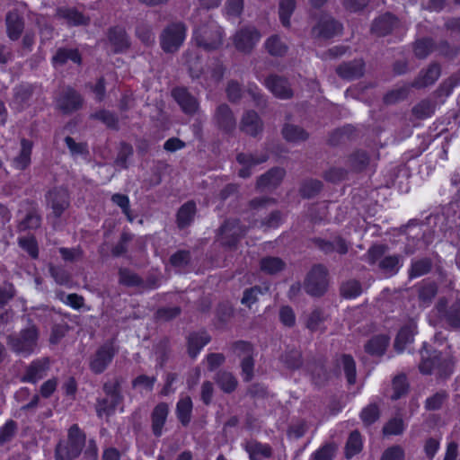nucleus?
I'll return each mask as SVG.
<instances>
[{
  "label": "nucleus",
  "mask_w": 460,
  "mask_h": 460,
  "mask_svg": "<svg viewBox=\"0 0 460 460\" xmlns=\"http://www.w3.org/2000/svg\"><path fill=\"white\" fill-rule=\"evenodd\" d=\"M86 434L77 424H73L67 431V438L60 440L55 448L56 460H75L85 447Z\"/></svg>",
  "instance_id": "f257e3e1"
},
{
  "label": "nucleus",
  "mask_w": 460,
  "mask_h": 460,
  "mask_svg": "<svg viewBox=\"0 0 460 460\" xmlns=\"http://www.w3.org/2000/svg\"><path fill=\"white\" fill-rule=\"evenodd\" d=\"M40 330L31 319H28V326L22 329L18 333L7 336V345L10 349L20 355L29 356L38 347Z\"/></svg>",
  "instance_id": "f03ea898"
},
{
  "label": "nucleus",
  "mask_w": 460,
  "mask_h": 460,
  "mask_svg": "<svg viewBox=\"0 0 460 460\" xmlns=\"http://www.w3.org/2000/svg\"><path fill=\"white\" fill-rule=\"evenodd\" d=\"M223 35L222 27L214 20H208L194 31V40L199 48L210 52L217 49L223 44Z\"/></svg>",
  "instance_id": "7ed1b4c3"
},
{
  "label": "nucleus",
  "mask_w": 460,
  "mask_h": 460,
  "mask_svg": "<svg viewBox=\"0 0 460 460\" xmlns=\"http://www.w3.org/2000/svg\"><path fill=\"white\" fill-rule=\"evenodd\" d=\"M187 32V26L182 22L168 23L159 35L160 47L164 53H176L182 46Z\"/></svg>",
  "instance_id": "20e7f679"
},
{
  "label": "nucleus",
  "mask_w": 460,
  "mask_h": 460,
  "mask_svg": "<svg viewBox=\"0 0 460 460\" xmlns=\"http://www.w3.org/2000/svg\"><path fill=\"white\" fill-rule=\"evenodd\" d=\"M328 270L323 264H314L304 280V289L311 296L321 297L328 290Z\"/></svg>",
  "instance_id": "39448f33"
},
{
  "label": "nucleus",
  "mask_w": 460,
  "mask_h": 460,
  "mask_svg": "<svg viewBox=\"0 0 460 460\" xmlns=\"http://www.w3.org/2000/svg\"><path fill=\"white\" fill-rule=\"evenodd\" d=\"M438 318L449 330L460 331V297L448 305L447 298L440 297L435 305Z\"/></svg>",
  "instance_id": "423d86ee"
},
{
  "label": "nucleus",
  "mask_w": 460,
  "mask_h": 460,
  "mask_svg": "<svg viewBox=\"0 0 460 460\" xmlns=\"http://www.w3.org/2000/svg\"><path fill=\"white\" fill-rule=\"evenodd\" d=\"M342 24L329 14H322L312 27L310 35L319 40H330L341 33Z\"/></svg>",
  "instance_id": "0eeeda50"
},
{
  "label": "nucleus",
  "mask_w": 460,
  "mask_h": 460,
  "mask_svg": "<svg viewBox=\"0 0 460 460\" xmlns=\"http://www.w3.org/2000/svg\"><path fill=\"white\" fill-rule=\"evenodd\" d=\"M117 352L118 349L113 346L112 341L105 342L103 345L100 346L93 355L90 356V370L95 375L103 373L111 363Z\"/></svg>",
  "instance_id": "6e6552de"
},
{
  "label": "nucleus",
  "mask_w": 460,
  "mask_h": 460,
  "mask_svg": "<svg viewBox=\"0 0 460 460\" xmlns=\"http://www.w3.org/2000/svg\"><path fill=\"white\" fill-rule=\"evenodd\" d=\"M172 96L184 114L188 116H194L199 112V100L190 93L188 88L184 86L174 87L172 90Z\"/></svg>",
  "instance_id": "1a4fd4ad"
},
{
  "label": "nucleus",
  "mask_w": 460,
  "mask_h": 460,
  "mask_svg": "<svg viewBox=\"0 0 460 460\" xmlns=\"http://www.w3.org/2000/svg\"><path fill=\"white\" fill-rule=\"evenodd\" d=\"M213 121L216 127L226 134H232L236 128V119L226 103H221L216 108Z\"/></svg>",
  "instance_id": "9d476101"
},
{
  "label": "nucleus",
  "mask_w": 460,
  "mask_h": 460,
  "mask_svg": "<svg viewBox=\"0 0 460 460\" xmlns=\"http://www.w3.org/2000/svg\"><path fill=\"white\" fill-rule=\"evenodd\" d=\"M47 206L52 209L56 218H59L69 207V194L64 188H54L46 194Z\"/></svg>",
  "instance_id": "9b49d317"
},
{
  "label": "nucleus",
  "mask_w": 460,
  "mask_h": 460,
  "mask_svg": "<svg viewBox=\"0 0 460 460\" xmlns=\"http://www.w3.org/2000/svg\"><path fill=\"white\" fill-rule=\"evenodd\" d=\"M261 38L260 31L254 27H244L236 31L234 44L237 50L250 53Z\"/></svg>",
  "instance_id": "f8f14e48"
},
{
  "label": "nucleus",
  "mask_w": 460,
  "mask_h": 460,
  "mask_svg": "<svg viewBox=\"0 0 460 460\" xmlns=\"http://www.w3.org/2000/svg\"><path fill=\"white\" fill-rule=\"evenodd\" d=\"M106 35L113 53H124L130 49V38L124 27L119 25L110 27Z\"/></svg>",
  "instance_id": "ddd939ff"
},
{
  "label": "nucleus",
  "mask_w": 460,
  "mask_h": 460,
  "mask_svg": "<svg viewBox=\"0 0 460 460\" xmlns=\"http://www.w3.org/2000/svg\"><path fill=\"white\" fill-rule=\"evenodd\" d=\"M399 24V19L394 13L386 12L373 21L370 31L377 37H385L398 28Z\"/></svg>",
  "instance_id": "4468645a"
},
{
  "label": "nucleus",
  "mask_w": 460,
  "mask_h": 460,
  "mask_svg": "<svg viewBox=\"0 0 460 460\" xmlns=\"http://www.w3.org/2000/svg\"><path fill=\"white\" fill-rule=\"evenodd\" d=\"M286 171L280 167H273L261 175L256 182V189L261 191H271L282 182Z\"/></svg>",
  "instance_id": "2eb2a0df"
},
{
  "label": "nucleus",
  "mask_w": 460,
  "mask_h": 460,
  "mask_svg": "<svg viewBox=\"0 0 460 460\" xmlns=\"http://www.w3.org/2000/svg\"><path fill=\"white\" fill-rule=\"evenodd\" d=\"M313 243L319 248L323 253L330 254L332 252H338L344 255L349 252V244L341 235H336L332 240H325L320 237L312 239Z\"/></svg>",
  "instance_id": "dca6fc26"
},
{
  "label": "nucleus",
  "mask_w": 460,
  "mask_h": 460,
  "mask_svg": "<svg viewBox=\"0 0 460 460\" xmlns=\"http://www.w3.org/2000/svg\"><path fill=\"white\" fill-rule=\"evenodd\" d=\"M240 130L250 137H256L263 131V121L256 111H246L241 118Z\"/></svg>",
  "instance_id": "f3484780"
},
{
  "label": "nucleus",
  "mask_w": 460,
  "mask_h": 460,
  "mask_svg": "<svg viewBox=\"0 0 460 460\" xmlns=\"http://www.w3.org/2000/svg\"><path fill=\"white\" fill-rule=\"evenodd\" d=\"M55 17L66 21L69 26H86L90 23V17L84 15L75 7H58Z\"/></svg>",
  "instance_id": "a211bd4d"
},
{
  "label": "nucleus",
  "mask_w": 460,
  "mask_h": 460,
  "mask_svg": "<svg viewBox=\"0 0 460 460\" xmlns=\"http://www.w3.org/2000/svg\"><path fill=\"white\" fill-rule=\"evenodd\" d=\"M335 72L344 80H355L364 75L365 62L361 58L342 62L336 67Z\"/></svg>",
  "instance_id": "6ab92c4d"
},
{
  "label": "nucleus",
  "mask_w": 460,
  "mask_h": 460,
  "mask_svg": "<svg viewBox=\"0 0 460 460\" xmlns=\"http://www.w3.org/2000/svg\"><path fill=\"white\" fill-rule=\"evenodd\" d=\"M269 90L279 99H290L293 97V91L288 81L278 75H270L265 80Z\"/></svg>",
  "instance_id": "aec40b11"
},
{
  "label": "nucleus",
  "mask_w": 460,
  "mask_h": 460,
  "mask_svg": "<svg viewBox=\"0 0 460 460\" xmlns=\"http://www.w3.org/2000/svg\"><path fill=\"white\" fill-rule=\"evenodd\" d=\"M441 66L437 62H432L427 69H422L419 75L412 81L411 86L416 89H421L433 84L440 76Z\"/></svg>",
  "instance_id": "412c9836"
},
{
  "label": "nucleus",
  "mask_w": 460,
  "mask_h": 460,
  "mask_svg": "<svg viewBox=\"0 0 460 460\" xmlns=\"http://www.w3.org/2000/svg\"><path fill=\"white\" fill-rule=\"evenodd\" d=\"M417 333V323L414 320L410 319L398 332L394 348L396 351L402 352L407 344L413 341L414 336Z\"/></svg>",
  "instance_id": "4be33fe9"
},
{
  "label": "nucleus",
  "mask_w": 460,
  "mask_h": 460,
  "mask_svg": "<svg viewBox=\"0 0 460 460\" xmlns=\"http://www.w3.org/2000/svg\"><path fill=\"white\" fill-rule=\"evenodd\" d=\"M6 32L11 40H17L24 30V19L17 10L9 11L5 16Z\"/></svg>",
  "instance_id": "5701e85b"
},
{
  "label": "nucleus",
  "mask_w": 460,
  "mask_h": 460,
  "mask_svg": "<svg viewBox=\"0 0 460 460\" xmlns=\"http://www.w3.org/2000/svg\"><path fill=\"white\" fill-rule=\"evenodd\" d=\"M83 99L74 89H66L58 101V108L64 113H71L81 108Z\"/></svg>",
  "instance_id": "b1692460"
},
{
  "label": "nucleus",
  "mask_w": 460,
  "mask_h": 460,
  "mask_svg": "<svg viewBox=\"0 0 460 460\" xmlns=\"http://www.w3.org/2000/svg\"><path fill=\"white\" fill-rule=\"evenodd\" d=\"M268 159V156L263 155L261 156H256L252 154L247 153H239L236 155V161L243 166L238 171V175L241 178H249L252 175V169L261 164L264 162H266Z\"/></svg>",
  "instance_id": "393cba45"
},
{
  "label": "nucleus",
  "mask_w": 460,
  "mask_h": 460,
  "mask_svg": "<svg viewBox=\"0 0 460 460\" xmlns=\"http://www.w3.org/2000/svg\"><path fill=\"white\" fill-rule=\"evenodd\" d=\"M49 368V359L42 358L32 361L25 369L23 376L21 377L22 382L35 384L42 379Z\"/></svg>",
  "instance_id": "a878e982"
},
{
  "label": "nucleus",
  "mask_w": 460,
  "mask_h": 460,
  "mask_svg": "<svg viewBox=\"0 0 460 460\" xmlns=\"http://www.w3.org/2000/svg\"><path fill=\"white\" fill-rule=\"evenodd\" d=\"M168 412V404L166 402H160L154 408L151 413L152 432L156 438L162 436Z\"/></svg>",
  "instance_id": "bb28decb"
},
{
  "label": "nucleus",
  "mask_w": 460,
  "mask_h": 460,
  "mask_svg": "<svg viewBox=\"0 0 460 460\" xmlns=\"http://www.w3.org/2000/svg\"><path fill=\"white\" fill-rule=\"evenodd\" d=\"M377 266L385 277H393L399 272L402 266V256L400 254L386 255L379 261Z\"/></svg>",
  "instance_id": "cd10ccee"
},
{
  "label": "nucleus",
  "mask_w": 460,
  "mask_h": 460,
  "mask_svg": "<svg viewBox=\"0 0 460 460\" xmlns=\"http://www.w3.org/2000/svg\"><path fill=\"white\" fill-rule=\"evenodd\" d=\"M433 269V261L429 257L415 258L411 261L408 270L409 279H413L431 272Z\"/></svg>",
  "instance_id": "c85d7f7f"
},
{
  "label": "nucleus",
  "mask_w": 460,
  "mask_h": 460,
  "mask_svg": "<svg viewBox=\"0 0 460 460\" xmlns=\"http://www.w3.org/2000/svg\"><path fill=\"white\" fill-rule=\"evenodd\" d=\"M440 355L441 353L437 350L429 351L427 345L424 344L420 349L421 360L419 364L420 373L424 375L431 374L432 370L436 368L437 363L439 361Z\"/></svg>",
  "instance_id": "c756f323"
},
{
  "label": "nucleus",
  "mask_w": 460,
  "mask_h": 460,
  "mask_svg": "<svg viewBox=\"0 0 460 460\" xmlns=\"http://www.w3.org/2000/svg\"><path fill=\"white\" fill-rule=\"evenodd\" d=\"M210 339L206 332L190 333L187 338L189 356L192 358H196L200 349L210 341Z\"/></svg>",
  "instance_id": "7c9ffc66"
},
{
  "label": "nucleus",
  "mask_w": 460,
  "mask_h": 460,
  "mask_svg": "<svg viewBox=\"0 0 460 460\" xmlns=\"http://www.w3.org/2000/svg\"><path fill=\"white\" fill-rule=\"evenodd\" d=\"M68 60L75 64H82V56L77 49L59 48L52 57L54 66H64Z\"/></svg>",
  "instance_id": "2f4dec72"
},
{
  "label": "nucleus",
  "mask_w": 460,
  "mask_h": 460,
  "mask_svg": "<svg viewBox=\"0 0 460 460\" xmlns=\"http://www.w3.org/2000/svg\"><path fill=\"white\" fill-rule=\"evenodd\" d=\"M197 211L196 203L193 200L187 201L178 210L176 223L180 229L189 226L194 219Z\"/></svg>",
  "instance_id": "473e14b6"
},
{
  "label": "nucleus",
  "mask_w": 460,
  "mask_h": 460,
  "mask_svg": "<svg viewBox=\"0 0 460 460\" xmlns=\"http://www.w3.org/2000/svg\"><path fill=\"white\" fill-rule=\"evenodd\" d=\"M214 381L226 394H232L238 385V380L233 373L226 370H219L214 376Z\"/></svg>",
  "instance_id": "72a5a7b5"
},
{
  "label": "nucleus",
  "mask_w": 460,
  "mask_h": 460,
  "mask_svg": "<svg viewBox=\"0 0 460 460\" xmlns=\"http://www.w3.org/2000/svg\"><path fill=\"white\" fill-rule=\"evenodd\" d=\"M245 450L249 454L250 460H262L272 456V448L268 444L252 440L245 444Z\"/></svg>",
  "instance_id": "f704fd0d"
},
{
  "label": "nucleus",
  "mask_w": 460,
  "mask_h": 460,
  "mask_svg": "<svg viewBox=\"0 0 460 460\" xmlns=\"http://www.w3.org/2000/svg\"><path fill=\"white\" fill-rule=\"evenodd\" d=\"M389 340L387 335H376L365 344V350L371 356L380 357L385 354L389 345Z\"/></svg>",
  "instance_id": "c9c22d12"
},
{
  "label": "nucleus",
  "mask_w": 460,
  "mask_h": 460,
  "mask_svg": "<svg viewBox=\"0 0 460 460\" xmlns=\"http://www.w3.org/2000/svg\"><path fill=\"white\" fill-rule=\"evenodd\" d=\"M286 268L285 261L279 257L266 256L260 261V270L268 275H276Z\"/></svg>",
  "instance_id": "e433bc0d"
},
{
  "label": "nucleus",
  "mask_w": 460,
  "mask_h": 460,
  "mask_svg": "<svg viewBox=\"0 0 460 460\" xmlns=\"http://www.w3.org/2000/svg\"><path fill=\"white\" fill-rule=\"evenodd\" d=\"M283 137L288 142L305 141L309 137V134L301 127L294 124H285L281 130Z\"/></svg>",
  "instance_id": "4c0bfd02"
},
{
  "label": "nucleus",
  "mask_w": 460,
  "mask_h": 460,
  "mask_svg": "<svg viewBox=\"0 0 460 460\" xmlns=\"http://www.w3.org/2000/svg\"><path fill=\"white\" fill-rule=\"evenodd\" d=\"M192 401L190 396L182 397L176 405V415L183 427H187L191 420Z\"/></svg>",
  "instance_id": "58836bf2"
},
{
  "label": "nucleus",
  "mask_w": 460,
  "mask_h": 460,
  "mask_svg": "<svg viewBox=\"0 0 460 460\" xmlns=\"http://www.w3.org/2000/svg\"><path fill=\"white\" fill-rule=\"evenodd\" d=\"M31 149L32 142L22 138L20 154L13 159V164L18 170H24L31 164Z\"/></svg>",
  "instance_id": "ea45409f"
},
{
  "label": "nucleus",
  "mask_w": 460,
  "mask_h": 460,
  "mask_svg": "<svg viewBox=\"0 0 460 460\" xmlns=\"http://www.w3.org/2000/svg\"><path fill=\"white\" fill-rule=\"evenodd\" d=\"M339 291L343 298H355L362 293V285L359 280L349 279L341 282Z\"/></svg>",
  "instance_id": "a19ab883"
},
{
  "label": "nucleus",
  "mask_w": 460,
  "mask_h": 460,
  "mask_svg": "<svg viewBox=\"0 0 460 460\" xmlns=\"http://www.w3.org/2000/svg\"><path fill=\"white\" fill-rule=\"evenodd\" d=\"M435 42L429 37L416 40L413 43V52L416 58L420 59L426 58L434 49Z\"/></svg>",
  "instance_id": "79ce46f5"
},
{
  "label": "nucleus",
  "mask_w": 460,
  "mask_h": 460,
  "mask_svg": "<svg viewBox=\"0 0 460 460\" xmlns=\"http://www.w3.org/2000/svg\"><path fill=\"white\" fill-rule=\"evenodd\" d=\"M265 49L270 56L283 57L288 51V46L281 40L279 35H271L265 41Z\"/></svg>",
  "instance_id": "37998d69"
},
{
  "label": "nucleus",
  "mask_w": 460,
  "mask_h": 460,
  "mask_svg": "<svg viewBox=\"0 0 460 460\" xmlns=\"http://www.w3.org/2000/svg\"><path fill=\"white\" fill-rule=\"evenodd\" d=\"M369 164V156L363 150H357L348 158V164L354 172H361L367 168Z\"/></svg>",
  "instance_id": "c03bdc74"
},
{
  "label": "nucleus",
  "mask_w": 460,
  "mask_h": 460,
  "mask_svg": "<svg viewBox=\"0 0 460 460\" xmlns=\"http://www.w3.org/2000/svg\"><path fill=\"white\" fill-rule=\"evenodd\" d=\"M122 402V400H119L112 397H105L102 399H98L95 410L98 417H102V415L110 416L111 415L116 407Z\"/></svg>",
  "instance_id": "a18cd8bd"
},
{
  "label": "nucleus",
  "mask_w": 460,
  "mask_h": 460,
  "mask_svg": "<svg viewBox=\"0 0 460 460\" xmlns=\"http://www.w3.org/2000/svg\"><path fill=\"white\" fill-rule=\"evenodd\" d=\"M280 360L291 370L298 369L303 365L302 353L296 349L286 350L284 354L281 355Z\"/></svg>",
  "instance_id": "49530a36"
},
{
  "label": "nucleus",
  "mask_w": 460,
  "mask_h": 460,
  "mask_svg": "<svg viewBox=\"0 0 460 460\" xmlns=\"http://www.w3.org/2000/svg\"><path fill=\"white\" fill-rule=\"evenodd\" d=\"M218 231L220 234H228L243 237L246 234V227L241 224L239 219L229 218L224 222Z\"/></svg>",
  "instance_id": "de8ad7c7"
},
{
  "label": "nucleus",
  "mask_w": 460,
  "mask_h": 460,
  "mask_svg": "<svg viewBox=\"0 0 460 460\" xmlns=\"http://www.w3.org/2000/svg\"><path fill=\"white\" fill-rule=\"evenodd\" d=\"M136 37L146 47L153 46L155 43V33L150 24L139 22L135 30Z\"/></svg>",
  "instance_id": "09e8293b"
},
{
  "label": "nucleus",
  "mask_w": 460,
  "mask_h": 460,
  "mask_svg": "<svg viewBox=\"0 0 460 460\" xmlns=\"http://www.w3.org/2000/svg\"><path fill=\"white\" fill-rule=\"evenodd\" d=\"M340 364L345 373L347 381L349 385H354L357 380L356 363L352 356L342 354L340 358Z\"/></svg>",
  "instance_id": "8fccbe9b"
},
{
  "label": "nucleus",
  "mask_w": 460,
  "mask_h": 460,
  "mask_svg": "<svg viewBox=\"0 0 460 460\" xmlns=\"http://www.w3.org/2000/svg\"><path fill=\"white\" fill-rule=\"evenodd\" d=\"M353 134L354 128L350 125H347L343 128H337L331 132L328 138V143L331 146H337L350 139Z\"/></svg>",
  "instance_id": "3c124183"
},
{
  "label": "nucleus",
  "mask_w": 460,
  "mask_h": 460,
  "mask_svg": "<svg viewBox=\"0 0 460 460\" xmlns=\"http://www.w3.org/2000/svg\"><path fill=\"white\" fill-rule=\"evenodd\" d=\"M362 438L358 430H353L347 440L345 455L347 458L358 454L362 449Z\"/></svg>",
  "instance_id": "603ef678"
},
{
  "label": "nucleus",
  "mask_w": 460,
  "mask_h": 460,
  "mask_svg": "<svg viewBox=\"0 0 460 460\" xmlns=\"http://www.w3.org/2000/svg\"><path fill=\"white\" fill-rule=\"evenodd\" d=\"M323 183L319 180H305L299 189V193L304 199H311L316 196L322 190Z\"/></svg>",
  "instance_id": "864d4df0"
},
{
  "label": "nucleus",
  "mask_w": 460,
  "mask_h": 460,
  "mask_svg": "<svg viewBox=\"0 0 460 460\" xmlns=\"http://www.w3.org/2000/svg\"><path fill=\"white\" fill-rule=\"evenodd\" d=\"M296 8V0H281L279 4V20L284 27H290V17Z\"/></svg>",
  "instance_id": "5fc2aeb1"
},
{
  "label": "nucleus",
  "mask_w": 460,
  "mask_h": 460,
  "mask_svg": "<svg viewBox=\"0 0 460 460\" xmlns=\"http://www.w3.org/2000/svg\"><path fill=\"white\" fill-rule=\"evenodd\" d=\"M269 291V287L261 288V286H253L249 288H245L243 291L241 303L245 306L251 308L252 305L258 301L259 295H263Z\"/></svg>",
  "instance_id": "6e6d98bb"
},
{
  "label": "nucleus",
  "mask_w": 460,
  "mask_h": 460,
  "mask_svg": "<svg viewBox=\"0 0 460 460\" xmlns=\"http://www.w3.org/2000/svg\"><path fill=\"white\" fill-rule=\"evenodd\" d=\"M435 111V104L427 99L420 101L411 109L412 114L418 119H424L430 117Z\"/></svg>",
  "instance_id": "4d7b16f0"
},
{
  "label": "nucleus",
  "mask_w": 460,
  "mask_h": 460,
  "mask_svg": "<svg viewBox=\"0 0 460 460\" xmlns=\"http://www.w3.org/2000/svg\"><path fill=\"white\" fill-rule=\"evenodd\" d=\"M119 281L127 287H141L144 284V280L137 274L126 268L119 269Z\"/></svg>",
  "instance_id": "13d9d810"
},
{
  "label": "nucleus",
  "mask_w": 460,
  "mask_h": 460,
  "mask_svg": "<svg viewBox=\"0 0 460 460\" xmlns=\"http://www.w3.org/2000/svg\"><path fill=\"white\" fill-rule=\"evenodd\" d=\"M408 94L409 86L404 85L387 92L383 97V102L385 105H394L405 100Z\"/></svg>",
  "instance_id": "bf43d9fd"
},
{
  "label": "nucleus",
  "mask_w": 460,
  "mask_h": 460,
  "mask_svg": "<svg viewBox=\"0 0 460 460\" xmlns=\"http://www.w3.org/2000/svg\"><path fill=\"white\" fill-rule=\"evenodd\" d=\"M392 386L394 393L391 395V399L393 401H396L400 399L402 396L405 395L409 388L406 376L403 374L396 376L393 379Z\"/></svg>",
  "instance_id": "052dcab7"
},
{
  "label": "nucleus",
  "mask_w": 460,
  "mask_h": 460,
  "mask_svg": "<svg viewBox=\"0 0 460 460\" xmlns=\"http://www.w3.org/2000/svg\"><path fill=\"white\" fill-rule=\"evenodd\" d=\"M308 370L311 371L314 383L318 385H323L328 380V373L322 362H314V366L307 365Z\"/></svg>",
  "instance_id": "680f3d73"
},
{
  "label": "nucleus",
  "mask_w": 460,
  "mask_h": 460,
  "mask_svg": "<svg viewBox=\"0 0 460 460\" xmlns=\"http://www.w3.org/2000/svg\"><path fill=\"white\" fill-rule=\"evenodd\" d=\"M380 417L379 407L376 403H370L365 407L360 412V419L365 426H370L376 422Z\"/></svg>",
  "instance_id": "e2e57ef3"
},
{
  "label": "nucleus",
  "mask_w": 460,
  "mask_h": 460,
  "mask_svg": "<svg viewBox=\"0 0 460 460\" xmlns=\"http://www.w3.org/2000/svg\"><path fill=\"white\" fill-rule=\"evenodd\" d=\"M133 146L127 142H120L115 164L123 169H127L128 159L133 155Z\"/></svg>",
  "instance_id": "0e129e2a"
},
{
  "label": "nucleus",
  "mask_w": 460,
  "mask_h": 460,
  "mask_svg": "<svg viewBox=\"0 0 460 460\" xmlns=\"http://www.w3.org/2000/svg\"><path fill=\"white\" fill-rule=\"evenodd\" d=\"M447 398L448 394L444 390H440L426 399L425 409L427 411H438L441 409Z\"/></svg>",
  "instance_id": "69168bd1"
},
{
  "label": "nucleus",
  "mask_w": 460,
  "mask_h": 460,
  "mask_svg": "<svg viewBox=\"0 0 460 460\" xmlns=\"http://www.w3.org/2000/svg\"><path fill=\"white\" fill-rule=\"evenodd\" d=\"M438 294V286L435 282L424 284L419 288L418 297L425 305L431 303Z\"/></svg>",
  "instance_id": "338daca9"
},
{
  "label": "nucleus",
  "mask_w": 460,
  "mask_h": 460,
  "mask_svg": "<svg viewBox=\"0 0 460 460\" xmlns=\"http://www.w3.org/2000/svg\"><path fill=\"white\" fill-rule=\"evenodd\" d=\"M337 450L334 443H326L312 456V460H332Z\"/></svg>",
  "instance_id": "774afa93"
}]
</instances>
